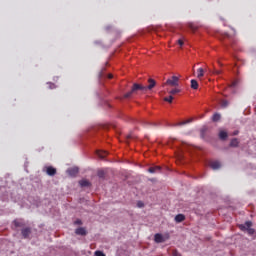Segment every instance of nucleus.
Masks as SVG:
<instances>
[{
  "label": "nucleus",
  "mask_w": 256,
  "mask_h": 256,
  "mask_svg": "<svg viewBox=\"0 0 256 256\" xmlns=\"http://www.w3.org/2000/svg\"><path fill=\"white\" fill-rule=\"evenodd\" d=\"M251 227H253V222L251 221H247L245 224L239 225V229H241V231H247L248 235H254L255 229Z\"/></svg>",
  "instance_id": "obj_1"
},
{
  "label": "nucleus",
  "mask_w": 256,
  "mask_h": 256,
  "mask_svg": "<svg viewBox=\"0 0 256 256\" xmlns=\"http://www.w3.org/2000/svg\"><path fill=\"white\" fill-rule=\"evenodd\" d=\"M165 85H170V87H179V77L172 76V79H168Z\"/></svg>",
  "instance_id": "obj_2"
},
{
  "label": "nucleus",
  "mask_w": 256,
  "mask_h": 256,
  "mask_svg": "<svg viewBox=\"0 0 256 256\" xmlns=\"http://www.w3.org/2000/svg\"><path fill=\"white\" fill-rule=\"evenodd\" d=\"M132 91H147V88L146 86H143L141 84H138V83H134L133 84V87H132Z\"/></svg>",
  "instance_id": "obj_3"
},
{
  "label": "nucleus",
  "mask_w": 256,
  "mask_h": 256,
  "mask_svg": "<svg viewBox=\"0 0 256 256\" xmlns=\"http://www.w3.org/2000/svg\"><path fill=\"white\" fill-rule=\"evenodd\" d=\"M67 173L71 177H75V175H77V173H79V168H77V167L70 168L67 170Z\"/></svg>",
  "instance_id": "obj_4"
},
{
  "label": "nucleus",
  "mask_w": 256,
  "mask_h": 256,
  "mask_svg": "<svg viewBox=\"0 0 256 256\" xmlns=\"http://www.w3.org/2000/svg\"><path fill=\"white\" fill-rule=\"evenodd\" d=\"M21 233H22V236L24 237V239H28L29 235H31V228L26 227V228L22 229Z\"/></svg>",
  "instance_id": "obj_5"
},
{
  "label": "nucleus",
  "mask_w": 256,
  "mask_h": 256,
  "mask_svg": "<svg viewBox=\"0 0 256 256\" xmlns=\"http://www.w3.org/2000/svg\"><path fill=\"white\" fill-rule=\"evenodd\" d=\"M155 243H165V238L161 234H155L154 236Z\"/></svg>",
  "instance_id": "obj_6"
},
{
  "label": "nucleus",
  "mask_w": 256,
  "mask_h": 256,
  "mask_svg": "<svg viewBox=\"0 0 256 256\" xmlns=\"http://www.w3.org/2000/svg\"><path fill=\"white\" fill-rule=\"evenodd\" d=\"M46 173H47V175H49L50 177H53V175H56V174H57V169H55V168L49 166V167H47Z\"/></svg>",
  "instance_id": "obj_7"
},
{
  "label": "nucleus",
  "mask_w": 256,
  "mask_h": 256,
  "mask_svg": "<svg viewBox=\"0 0 256 256\" xmlns=\"http://www.w3.org/2000/svg\"><path fill=\"white\" fill-rule=\"evenodd\" d=\"M211 169L217 170L221 168V162L219 161H213L210 163Z\"/></svg>",
  "instance_id": "obj_8"
},
{
  "label": "nucleus",
  "mask_w": 256,
  "mask_h": 256,
  "mask_svg": "<svg viewBox=\"0 0 256 256\" xmlns=\"http://www.w3.org/2000/svg\"><path fill=\"white\" fill-rule=\"evenodd\" d=\"M75 233H76V235L85 236V235H87V230H85V228H83V227H80L75 230Z\"/></svg>",
  "instance_id": "obj_9"
},
{
  "label": "nucleus",
  "mask_w": 256,
  "mask_h": 256,
  "mask_svg": "<svg viewBox=\"0 0 256 256\" xmlns=\"http://www.w3.org/2000/svg\"><path fill=\"white\" fill-rule=\"evenodd\" d=\"M227 137H229V135L227 134V132L225 130H220L219 132V138L222 139V141H225V139H227Z\"/></svg>",
  "instance_id": "obj_10"
},
{
  "label": "nucleus",
  "mask_w": 256,
  "mask_h": 256,
  "mask_svg": "<svg viewBox=\"0 0 256 256\" xmlns=\"http://www.w3.org/2000/svg\"><path fill=\"white\" fill-rule=\"evenodd\" d=\"M201 77H205V70L203 68L197 69V78L201 79Z\"/></svg>",
  "instance_id": "obj_11"
},
{
  "label": "nucleus",
  "mask_w": 256,
  "mask_h": 256,
  "mask_svg": "<svg viewBox=\"0 0 256 256\" xmlns=\"http://www.w3.org/2000/svg\"><path fill=\"white\" fill-rule=\"evenodd\" d=\"M175 221H176V223H182V221H185V215H183V214L176 215Z\"/></svg>",
  "instance_id": "obj_12"
},
{
  "label": "nucleus",
  "mask_w": 256,
  "mask_h": 256,
  "mask_svg": "<svg viewBox=\"0 0 256 256\" xmlns=\"http://www.w3.org/2000/svg\"><path fill=\"white\" fill-rule=\"evenodd\" d=\"M148 82H149V85L146 87L147 89H149V90H151V89H153V87H155V85H157V82H155V80L154 79H149L148 80Z\"/></svg>",
  "instance_id": "obj_13"
},
{
  "label": "nucleus",
  "mask_w": 256,
  "mask_h": 256,
  "mask_svg": "<svg viewBox=\"0 0 256 256\" xmlns=\"http://www.w3.org/2000/svg\"><path fill=\"white\" fill-rule=\"evenodd\" d=\"M148 171L149 173H158V171H161V166L150 167Z\"/></svg>",
  "instance_id": "obj_14"
},
{
  "label": "nucleus",
  "mask_w": 256,
  "mask_h": 256,
  "mask_svg": "<svg viewBox=\"0 0 256 256\" xmlns=\"http://www.w3.org/2000/svg\"><path fill=\"white\" fill-rule=\"evenodd\" d=\"M97 155L100 159H105V157H107L108 153L106 151H98Z\"/></svg>",
  "instance_id": "obj_15"
},
{
  "label": "nucleus",
  "mask_w": 256,
  "mask_h": 256,
  "mask_svg": "<svg viewBox=\"0 0 256 256\" xmlns=\"http://www.w3.org/2000/svg\"><path fill=\"white\" fill-rule=\"evenodd\" d=\"M239 145V140L237 138H234L230 142V147H237Z\"/></svg>",
  "instance_id": "obj_16"
},
{
  "label": "nucleus",
  "mask_w": 256,
  "mask_h": 256,
  "mask_svg": "<svg viewBox=\"0 0 256 256\" xmlns=\"http://www.w3.org/2000/svg\"><path fill=\"white\" fill-rule=\"evenodd\" d=\"M79 185H80L81 187H89V185H91V184L89 183L88 180H81V181L79 182Z\"/></svg>",
  "instance_id": "obj_17"
},
{
  "label": "nucleus",
  "mask_w": 256,
  "mask_h": 256,
  "mask_svg": "<svg viewBox=\"0 0 256 256\" xmlns=\"http://www.w3.org/2000/svg\"><path fill=\"white\" fill-rule=\"evenodd\" d=\"M191 88L192 89H198L199 88V83L197 80H191Z\"/></svg>",
  "instance_id": "obj_18"
},
{
  "label": "nucleus",
  "mask_w": 256,
  "mask_h": 256,
  "mask_svg": "<svg viewBox=\"0 0 256 256\" xmlns=\"http://www.w3.org/2000/svg\"><path fill=\"white\" fill-rule=\"evenodd\" d=\"M169 95L173 96V95H177V93H181V90L176 88V89H172L169 92Z\"/></svg>",
  "instance_id": "obj_19"
},
{
  "label": "nucleus",
  "mask_w": 256,
  "mask_h": 256,
  "mask_svg": "<svg viewBox=\"0 0 256 256\" xmlns=\"http://www.w3.org/2000/svg\"><path fill=\"white\" fill-rule=\"evenodd\" d=\"M220 105H221V107H223V109H225V108L229 107V101L221 100Z\"/></svg>",
  "instance_id": "obj_20"
},
{
  "label": "nucleus",
  "mask_w": 256,
  "mask_h": 256,
  "mask_svg": "<svg viewBox=\"0 0 256 256\" xmlns=\"http://www.w3.org/2000/svg\"><path fill=\"white\" fill-rule=\"evenodd\" d=\"M221 119V114L215 113L212 117V121L217 122Z\"/></svg>",
  "instance_id": "obj_21"
},
{
  "label": "nucleus",
  "mask_w": 256,
  "mask_h": 256,
  "mask_svg": "<svg viewBox=\"0 0 256 256\" xmlns=\"http://www.w3.org/2000/svg\"><path fill=\"white\" fill-rule=\"evenodd\" d=\"M164 101H166L167 103H173V96H169V97H165Z\"/></svg>",
  "instance_id": "obj_22"
},
{
  "label": "nucleus",
  "mask_w": 256,
  "mask_h": 256,
  "mask_svg": "<svg viewBox=\"0 0 256 256\" xmlns=\"http://www.w3.org/2000/svg\"><path fill=\"white\" fill-rule=\"evenodd\" d=\"M133 93H135V91H133V89H132L130 92L126 93V94L124 95V97H125L126 99H129V97H131V95H133Z\"/></svg>",
  "instance_id": "obj_23"
},
{
  "label": "nucleus",
  "mask_w": 256,
  "mask_h": 256,
  "mask_svg": "<svg viewBox=\"0 0 256 256\" xmlns=\"http://www.w3.org/2000/svg\"><path fill=\"white\" fill-rule=\"evenodd\" d=\"M187 123H191V120H187V121H184V122H180V123H178V124H176V125H178V126L187 125Z\"/></svg>",
  "instance_id": "obj_24"
},
{
  "label": "nucleus",
  "mask_w": 256,
  "mask_h": 256,
  "mask_svg": "<svg viewBox=\"0 0 256 256\" xmlns=\"http://www.w3.org/2000/svg\"><path fill=\"white\" fill-rule=\"evenodd\" d=\"M15 227H21V222L19 220L14 221Z\"/></svg>",
  "instance_id": "obj_25"
},
{
  "label": "nucleus",
  "mask_w": 256,
  "mask_h": 256,
  "mask_svg": "<svg viewBox=\"0 0 256 256\" xmlns=\"http://www.w3.org/2000/svg\"><path fill=\"white\" fill-rule=\"evenodd\" d=\"M95 256H105V253H103L101 251H96Z\"/></svg>",
  "instance_id": "obj_26"
},
{
  "label": "nucleus",
  "mask_w": 256,
  "mask_h": 256,
  "mask_svg": "<svg viewBox=\"0 0 256 256\" xmlns=\"http://www.w3.org/2000/svg\"><path fill=\"white\" fill-rule=\"evenodd\" d=\"M215 75H221V70H214Z\"/></svg>",
  "instance_id": "obj_27"
},
{
  "label": "nucleus",
  "mask_w": 256,
  "mask_h": 256,
  "mask_svg": "<svg viewBox=\"0 0 256 256\" xmlns=\"http://www.w3.org/2000/svg\"><path fill=\"white\" fill-rule=\"evenodd\" d=\"M178 45H180L181 47H183V40H178Z\"/></svg>",
  "instance_id": "obj_28"
},
{
  "label": "nucleus",
  "mask_w": 256,
  "mask_h": 256,
  "mask_svg": "<svg viewBox=\"0 0 256 256\" xmlns=\"http://www.w3.org/2000/svg\"><path fill=\"white\" fill-rule=\"evenodd\" d=\"M49 89H55V84H50Z\"/></svg>",
  "instance_id": "obj_29"
},
{
  "label": "nucleus",
  "mask_w": 256,
  "mask_h": 256,
  "mask_svg": "<svg viewBox=\"0 0 256 256\" xmlns=\"http://www.w3.org/2000/svg\"><path fill=\"white\" fill-rule=\"evenodd\" d=\"M75 224H76V225H81V220H76V221H75Z\"/></svg>",
  "instance_id": "obj_30"
},
{
  "label": "nucleus",
  "mask_w": 256,
  "mask_h": 256,
  "mask_svg": "<svg viewBox=\"0 0 256 256\" xmlns=\"http://www.w3.org/2000/svg\"><path fill=\"white\" fill-rule=\"evenodd\" d=\"M173 256H181V254H179L178 252H174Z\"/></svg>",
  "instance_id": "obj_31"
},
{
  "label": "nucleus",
  "mask_w": 256,
  "mask_h": 256,
  "mask_svg": "<svg viewBox=\"0 0 256 256\" xmlns=\"http://www.w3.org/2000/svg\"><path fill=\"white\" fill-rule=\"evenodd\" d=\"M239 134V132L238 131H235L234 133H233V135H238Z\"/></svg>",
  "instance_id": "obj_32"
},
{
  "label": "nucleus",
  "mask_w": 256,
  "mask_h": 256,
  "mask_svg": "<svg viewBox=\"0 0 256 256\" xmlns=\"http://www.w3.org/2000/svg\"><path fill=\"white\" fill-rule=\"evenodd\" d=\"M108 77H109V79H113V75H111V74Z\"/></svg>",
  "instance_id": "obj_33"
},
{
  "label": "nucleus",
  "mask_w": 256,
  "mask_h": 256,
  "mask_svg": "<svg viewBox=\"0 0 256 256\" xmlns=\"http://www.w3.org/2000/svg\"><path fill=\"white\" fill-rule=\"evenodd\" d=\"M99 177H103V174L99 173Z\"/></svg>",
  "instance_id": "obj_34"
},
{
  "label": "nucleus",
  "mask_w": 256,
  "mask_h": 256,
  "mask_svg": "<svg viewBox=\"0 0 256 256\" xmlns=\"http://www.w3.org/2000/svg\"><path fill=\"white\" fill-rule=\"evenodd\" d=\"M235 85H236V83H233V84H232V87H235Z\"/></svg>",
  "instance_id": "obj_35"
}]
</instances>
